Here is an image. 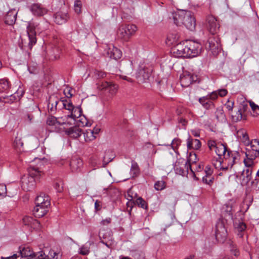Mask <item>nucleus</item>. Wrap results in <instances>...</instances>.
I'll return each instance as SVG.
<instances>
[{"label":"nucleus","mask_w":259,"mask_h":259,"mask_svg":"<svg viewBox=\"0 0 259 259\" xmlns=\"http://www.w3.org/2000/svg\"><path fill=\"white\" fill-rule=\"evenodd\" d=\"M44 29L41 28L38 22L32 21L28 22L27 26V34L29 39L28 47L30 49L36 43V33L41 32Z\"/></svg>","instance_id":"39448f33"},{"label":"nucleus","mask_w":259,"mask_h":259,"mask_svg":"<svg viewBox=\"0 0 259 259\" xmlns=\"http://www.w3.org/2000/svg\"><path fill=\"white\" fill-rule=\"evenodd\" d=\"M78 252L83 255H87L90 253V247L83 245L79 248Z\"/></svg>","instance_id":"49530a36"},{"label":"nucleus","mask_w":259,"mask_h":259,"mask_svg":"<svg viewBox=\"0 0 259 259\" xmlns=\"http://www.w3.org/2000/svg\"><path fill=\"white\" fill-rule=\"evenodd\" d=\"M7 99H9L10 101H7L6 102L10 103H13L15 101L18 100L17 97L15 95V94L10 95L9 97H8Z\"/></svg>","instance_id":"69168bd1"},{"label":"nucleus","mask_w":259,"mask_h":259,"mask_svg":"<svg viewBox=\"0 0 259 259\" xmlns=\"http://www.w3.org/2000/svg\"><path fill=\"white\" fill-rule=\"evenodd\" d=\"M131 175L133 177L137 176L140 172V169L138 163L135 161H132V165L131 168Z\"/></svg>","instance_id":"c9c22d12"},{"label":"nucleus","mask_w":259,"mask_h":259,"mask_svg":"<svg viewBox=\"0 0 259 259\" xmlns=\"http://www.w3.org/2000/svg\"><path fill=\"white\" fill-rule=\"evenodd\" d=\"M187 51L189 54V58H194L198 56L202 49L201 45L197 41L192 40H187Z\"/></svg>","instance_id":"6e6552de"},{"label":"nucleus","mask_w":259,"mask_h":259,"mask_svg":"<svg viewBox=\"0 0 259 259\" xmlns=\"http://www.w3.org/2000/svg\"><path fill=\"white\" fill-rule=\"evenodd\" d=\"M229 248L231 253L235 256L238 257L239 256L240 251L236 245L234 244L232 242H229Z\"/></svg>","instance_id":"58836bf2"},{"label":"nucleus","mask_w":259,"mask_h":259,"mask_svg":"<svg viewBox=\"0 0 259 259\" xmlns=\"http://www.w3.org/2000/svg\"><path fill=\"white\" fill-rule=\"evenodd\" d=\"M207 21L209 31L212 34L216 33L219 28V25L216 18L213 16H208Z\"/></svg>","instance_id":"6ab92c4d"},{"label":"nucleus","mask_w":259,"mask_h":259,"mask_svg":"<svg viewBox=\"0 0 259 259\" xmlns=\"http://www.w3.org/2000/svg\"><path fill=\"white\" fill-rule=\"evenodd\" d=\"M131 193H132V190H129L127 192V193L125 195V197L128 200V202L126 203V204L128 206H130V205H132V203H133L132 200L133 199V196L131 195Z\"/></svg>","instance_id":"5fc2aeb1"},{"label":"nucleus","mask_w":259,"mask_h":259,"mask_svg":"<svg viewBox=\"0 0 259 259\" xmlns=\"http://www.w3.org/2000/svg\"><path fill=\"white\" fill-rule=\"evenodd\" d=\"M232 120L234 121L237 122L243 119L242 111L239 109L237 112L232 114Z\"/></svg>","instance_id":"ea45409f"},{"label":"nucleus","mask_w":259,"mask_h":259,"mask_svg":"<svg viewBox=\"0 0 259 259\" xmlns=\"http://www.w3.org/2000/svg\"><path fill=\"white\" fill-rule=\"evenodd\" d=\"M206 96L208 98V99L210 100V101L212 102L213 101L215 100L218 97V91H215L212 92L211 93L207 94Z\"/></svg>","instance_id":"3c124183"},{"label":"nucleus","mask_w":259,"mask_h":259,"mask_svg":"<svg viewBox=\"0 0 259 259\" xmlns=\"http://www.w3.org/2000/svg\"><path fill=\"white\" fill-rule=\"evenodd\" d=\"M187 145L188 149L197 150L201 147V144L199 140L189 138L187 139Z\"/></svg>","instance_id":"c85d7f7f"},{"label":"nucleus","mask_w":259,"mask_h":259,"mask_svg":"<svg viewBox=\"0 0 259 259\" xmlns=\"http://www.w3.org/2000/svg\"><path fill=\"white\" fill-rule=\"evenodd\" d=\"M179 39V35L175 33H171L168 34L166 43L167 45H173L177 42Z\"/></svg>","instance_id":"2f4dec72"},{"label":"nucleus","mask_w":259,"mask_h":259,"mask_svg":"<svg viewBox=\"0 0 259 259\" xmlns=\"http://www.w3.org/2000/svg\"><path fill=\"white\" fill-rule=\"evenodd\" d=\"M175 170L177 174L182 175L184 173V170L182 167H178V165L176 164L174 167Z\"/></svg>","instance_id":"774afa93"},{"label":"nucleus","mask_w":259,"mask_h":259,"mask_svg":"<svg viewBox=\"0 0 259 259\" xmlns=\"http://www.w3.org/2000/svg\"><path fill=\"white\" fill-rule=\"evenodd\" d=\"M217 91L218 95L222 97L225 96L228 93L227 90L224 89L218 90Z\"/></svg>","instance_id":"338daca9"},{"label":"nucleus","mask_w":259,"mask_h":259,"mask_svg":"<svg viewBox=\"0 0 259 259\" xmlns=\"http://www.w3.org/2000/svg\"><path fill=\"white\" fill-rule=\"evenodd\" d=\"M23 142L22 141V137L21 133L17 132L15 135L14 138L12 141V146L17 151L21 152L23 151Z\"/></svg>","instance_id":"aec40b11"},{"label":"nucleus","mask_w":259,"mask_h":259,"mask_svg":"<svg viewBox=\"0 0 259 259\" xmlns=\"http://www.w3.org/2000/svg\"><path fill=\"white\" fill-rule=\"evenodd\" d=\"M237 101L240 105L239 109H240L241 111H245L248 108V102L244 98V97L241 96L240 98H238Z\"/></svg>","instance_id":"4c0bfd02"},{"label":"nucleus","mask_w":259,"mask_h":259,"mask_svg":"<svg viewBox=\"0 0 259 259\" xmlns=\"http://www.w3.org/2000/svg\"><path fill=\"white\" fill-rule=\"evenodd\" d=\"M204 171L205 173V175L212 176L213 170L210 166L207 165L205 168Z\"/></svg>","instance_id":"0e129e2a"},{"label":"nucleus","mask_w":259,"mask_h":259,"mask_svg":"<svg viewBox=\"0 0 259 259\" xmlns=\"http://www.w3.org/2000/svg\"><path fill=\"white\" fill-rule=\"evenodd\" d=\"M197 160V158L196 153L190 152L187 161L185 163V167L187 168V170H188L189 168L191 171L194 173L192 169L194 168V165H196Z\"/></svg>","instance_id":"4be33fe9"},{"label":"nucleus","mask_w":259,"mask_h":259,"mask_svg":"<svg viewBox=\"0 0 259 259\" xmlns=\"http://www.w3.org/2000/svg\"><path fill=\"white\" fill-rule=\"evenodd\" d=\"M136 204L141 208H146L147 205L145 200H144L141 197H139L136 200Z\"/></svg>","instance_id":"864d4df0"},{"label":"nucleus","mask_w":259,"mask_h":259,"mask_svg":"<svg viewBox=\"0 0 259 259\" xmlns=\"http://www.w3.org/2000/svg\"><path fill=\"white\" fill-rule=\"evenodd\" d=\"M100 90H106L112 95H114L117 90V85L107 81H100L97 83Z\"/></svg>","instance_id":"2eb2a0df"},{"label":"nucleus","mask_w":259,"mask_h":259,"mask_svg":"<svg viewBox=\"0 0 259 259\" xmlns=\"http://www.w3.org/2000/svg\"><path fill=\"white\" fill-rule=\"evenodd\" d=\"M82 161L80 159H72L70 163V166L72 171H77L82 165Z\"/></svg>","instance_id":"7c9ffc66"},{"label":"nucleus","mask_w":259,"mask_h":259,"mask_svg":"<svg viewBox=\"0 0 259 259\" xmlns=\"http://www.w3.org/2000/svg\"><path fill=\"white\" fill-rule=\"evenodd\" d=\"M249 105L253 111V116H257V112H259V106L252 101H249Z\"/></svg>","instance_id":"09e8293b"},{"label":"nucleus","mask_w":259,"mask_h":259,"mask_svg":"<svg viewBox=\"0 0 259 259\" xmlns=\"http://www.w3.org/2000/svg\"><path fill=\"white\" fill-rule=\"evenodd\" d=\"M10 89V84L8 80L0 79V93H7Z\"/></svg>","instance_id":"f704fd0d"},{"label":"nucleus","mask_w":259,"mask_h":259,"mask_svg":"<svg viewBox=\"0 0 259 259\" xmlns=\"http://www.w3.org/2000/svg\"><path fill=\"white\" fill-rule=\"evenodd\" d=\"M82 114V111L80 107H74L73 109L71 110L70 112V114H69L70 117L72 119L76 120L78 117H80V115Z\"/></svg>","instance_id":"72a5a7b5"},{"label":"nucleus","mask_w":259,"mask_h":259,"mask_svg":"<svg viewBox=\"0 0 259 259\" xmlns=\"http://www.w3.org/2000/svg\"><path fill=\"white\" fill-rule=\"evenodd\" d=\"M246 159H244L245 165L252 166L253 160L259 155V140H252L246 147Z\"/></svg>","instance_id":"20e7f679"},{"label":"nucleus","mask_w":259,"mask_h":259,"mask_svg":"<svg viewBox=\"0 0 259 259\" xmlns=\"http://www.w3.org/2000/svg\"><path fill=\"white\" fill-rule=\"evenodd\" d=\"M23 223L25 226L28 227V230L30 231H32V230H39L40 229V223L31 217H24Z\"/></svg>","instance_id":"4468645a"},{"label":"nucleus","mask_w":259,"mask_h":259,"mask_svg":"<svg viewBox=\"0 0 259 259\" xmlns=\"http://www.w3.org/2000/svg\"><path fill=\"white\" fill-rule=\"evenodd\" d=\"M152 69L145 66H140L137 74L136 78L139 83L146 82L151 76Z\"/></svg>","instance_id":"0eeeda50"},{"label":"nucleus","mask_w":259,"mask_h":259,"mask_svg":"<svg viewBox=\"0 0 259 259\" xmlns=\"http://www.w3.org/2000/svg\"><path fill=\"white\" fill-rule=\"evenodd\" d=\"M14 94L17 97L18 100H20V99L23 96L24 91L22 88H19Z\"/></svg>","instance_id":"6e6d98bb"},{"label":"nucleus","mask_w":259,"mask_h":259,"mask_svg":"<svg viewBox=\"0 0 259 259\" xmlns=\"http://www.w3.org/2000/svg\"><path fill=\"white\" fill-rule=\"evenodd\" d=\"M84 139L85 142H90L95 140L96 138L95 135H93V133L91 130H86L85 132H82Z\"/></svg>","instance_id":"e433bc0d"},{"label":"nucleus","mask_w":259,"mask_h":259,"mask_svg":"<svg viewBox=\"0 0 259 259\" xmlns=\"http://www.w3.org/2000/svg\"><path fill=\"white\" fill-rule=\"evenodd\" d=\"M18 9L17 8L11 9L7 13L5 18V23L9 25H13L15 23Z\"/></svg>","instance_id":"a211bd4d"},{"label":"nucleus","mask_w":259,"mask_h":259,"mask_svg":"<svg viewBox=\"0 0 259 259\" xmlns=\"http://www.w3.org/2000/svg\"><path fill=\"white\" fill-rule=\"evenodd\" d=\"M69 19V16L67 12H58L54 15L55 22L59 25L66 23Z\"/></svg>","instance_id":"412c9836"},{"label":"nucleus","mask_w":259,"mask_h":259,"mask_svg":"<svg viewBox=\"0 0 259 259\" xmlns=\"http://www.w3.org/2000/svg\"><path fill=\"white\" fill-rule=\"evenodd\" d=\"M66 133L71 138L76 139L80 137L82 133L81 130L77 126H73L66 131Z\"/></svg>","instance_id":"a878e982"},{"label":"nucleus","mask_w":259,"mask_h":259,"mask_svg":"<svg viewBox=\"0 0 259 259\" xmlns=\"http://www.w3.org/2000/svg\"><path fill=\"white\" fill-rule=\"evenodd\" d=\"M174 23L177 26L183 24L189 30L195 29L196 21L193 13L189 11L180 10L172 14Z\"/></svg>","instance_id":"f03ea898"},{"label":"nucleus","mask_w":259,"mask_h":259,"mask_svg":"<svg viewBox=\"0 0 259 259\" xmlns=\"http://www.w3.org/2000/svg\"><path fill=\"white\" fill-rule=\"evenodd\" d=\"M207 145L211 151H214L220 159L213 161L214 167L218 169L227 170L232 168L238 162V153L228 151L223 144L214 140H209Z\"/></svg>","instance_id":"f257e3e1"},{"label":"nucleus","mask_w":259,"mask_h":259,"mask_svg":"<svg viewBox=\"0 0 259 259\" xmlns=\"http://www.w3.org/2000/svg\"><path fill=\"white\" fill-rule=\"evenodd\" d=\"M245 166L246 167L243 169L240 176V179L241 181L240 183L242 186L247 184L252 178L251 166L247 165H245Z\"/></svg>","instance_id":"dca6fc26"},{"label":"nucleus","mask_w":259,"mask_h":259,"mask_svg":"<svg viewBox=\"0 0 259 259\" xmlns=\"http://www.w3.org/2000/svg\"><path fill=\"white\" fill-rule=\"evenodd\" d=\"M137 26L134 24H122L118 30L119 36L124 40H127L137 31Z\"/></svg>","instance_id":"423d86ee"},{"label":"nucleus","mask_w":259,"mask_h":259,"mask_svg":"<svg viewBox=\"0 0 259 259\" xmlns=\"http://www.w3.org/2000/svg\"><path fill=\"white\" fill-rule=\"evenodd\" d=\"M215 236L218 242L223 243L227 236V230L222 222H218L215 226Z\"/></svg>","instance_id":"9d476101"},{"label":"nucleus","mask_w":259,"mask_h":259,"mask_svg":"<svg viewBox=\"0 0 259 259\" xmlns=\"http://www.w3.org/2000/svg\"><path fill=\"white\" fill-rule=\"evenodd\" d=\"M246 146V147L249 144L250 141L249 140L248 135L246 134L242 138L240 139Z\"/></svg>","instance_id":"052dcab7"},{"label":"nucleus","mask_w":259,"mask_h":259,"mask_svg":"<svg viewBox=\"0 0 259 259\" xmlns=\"http://www.w3.org/2000/svg\"><path fill=\"white\" fill-rule=\"evenodd\" d=\"M187 42H184L177 44L172 49L174 55L176 57L189 58V54L187 50Z\"/></svg>","instance_id":"1a4fd4ad"},{"label":"nucleus","mask_w":259,"mask_h":259,"mask_svg":"<svg viewBox=\"0 0 259 259\" xmlns=\"http://www.w3.org/2000/svg\"><path fill=\"white\" fill-rule=\"evenodd\" d=\"M7 194V187L5 185H0V195L5 196Z\"/></svg>","instance_id":"680f3d73"},{"label":"nucleus","mask_w":259,"mask_h":259,"mask_svg":"<svg viewBox=\"0 0 259 259\" xmlns=\"http://www.w3.org/2000/svg\"><path fill=\"white\" fill-rule=\"evenodd\" d=\"M47 123L48 126H52L51 129L48 128V130L53 132H59V130L57 127L58 126V118L54 116H50L47 119Z\"/></svg>","instance_id":"393cba45"},{"label":"nucleus","mask_w":259,"mask_h":259,"mask_svg":"<svg viewBox=\"0 0 259 259\" xmlns=\"http://www.w3.org/2000/svg\"><path fill=\"white\" fill-rule=\"evenodd\" d=\"M165 186V183L163 181H158L154 185V188L157 191H161L164 189Z\"/></svg>","instance_id":"c03bdc74"},{"label":"nucleus","mask_w":259,"mask_h":259,"mask_svg":"<svg viewBox=\"0 0 259 259\" xmlns=\"http://www.w3.org/2000/svg\"><path fill=\"white\" fill-rule=\"evenodd\" d=\"M63 92L65 96L68 98H71L73 95L72 89L68 85L65 87Z\"/></svg>","instance_id":"8fccbe9b"},{"label":"nucleus","mask_w":259,"mask_h":259,"mask_svg":"<svg viewBox=\"0 0 259 259\" xmlns=\"http://www.w3.org/2000/svg\"><path fill=\"white\" fill-rule=\"evenodd\" d=\"M246 134H247V133L245 130L240 129L237 131V132L236 133V136H237V138L240 139Z\"/></svg>","instance_id":"4d7b16f0"},{"label":"nucleus","mask_w":259,"mask_h":259,"mask_svg":"<svg viewBox=\"0 0 259 259\" xmlns=\"http://www.w3.org/2000/svg\"><path fill=\"white\" fill-rule=\"evenodd\" d=\"M199 102L206 109H210L214 106L213 102L208 99L206 96L200 98L199 99Z\"/></svg>","instance_id":"c756f323"},{"label":"nucleus","mask_w":259,"mask_h":259,"mask_svg":"<svg viewBox=\"0 0 259 259\" xmlns=\"http://www.w3.org/2000/svg\"><path fill=\"white\" fill-rule=\"evenodd\" d=\"M95 74L98 78H104L106 76V73L105 72L96 70L95 71Z\"/></svg>","instance_id":"bf43d9fd"},{"label":"nucleus","mask_w":259,"mask_h":259,"mask_svg":"<svg viewBox=\"0 0 259 259\" xmlns=\"http://www.w3.org/2000/svg\"><path fill=\"white\" fill-rule=\"evenodd\" d=\"M181 141L179 139H174L170 144V146L174 151H176L178 146L180 145Z\"/></svg>","instance_id":"603ef678"},{"label":"nucleus","mask_w":259,"mask_h":259,"mask_svg":"<svg viewBox=\"0 0 259 259\" xmlns=\"http://www.w3.org/2000/svg\"><path fill=\"white\" fill-rule=\"evenodd\" d=\"M39 168V167H35L33 165L29 167L28 175L24 176L21 179L22 187L24 190L30 191L34 188L36 180L42 173Z\"/></svg>","instance_id":"7ed1b4c3"},{"label":"nucleus","mask_w":259,"mask_h":259,"mask_svg":"<svg viewBox=\"0 0 259 259\" xmlns=\"http://www.w3.org/2000/svg\"><path fill=\"white\" fill-rule=\"evenodd\" d=\"M82 8V3L79 0H76L74 4V10L76 14H79L81 12Z\"/></svg>","instance_id":"79ce46f5"},{"label":"nucleus","mask_w":259,"mask_h":259,"mask_svg":"<svg viewBox=\"0 0 259 259\" xmlns=\"http://www.w3.org/2000/svg\"><path fill=\"white\" fill-rule=\"evenodd\" d=\"M66 118H70V116L69 115H67V116H65L64 117H59L58 118V125H63L64 123H65V119H66Z\"/></svg>","instance_id":"e2e57ef3"},{"label":"nucleus","mask_w":259,"mask_h":259,"mask_svg":"<svg viewBox=\"0 0 259 259\" xmlns=\"http://www.w3.org/2000/svg\"><path fill=\"white\" fill-rule=\"evenodd\" d=\"M75 121L79 122V123L78 124L79 126H88V122L86 118V117L84 115H80V117H78V119H77L76 120H75Z\"/></svg>","instance_id":"37998d69"},{"label":"nucleus","mask_w":259,"mask_h":259,"mask_svg":"<svg viewBox=\"0 0 259 259\" xmlns=\"http://www.w3.org/2000/svg\"><path fill=\"white\" fill-rule=\"evenodd\" d=\"M104 53L107 57L115 60L119 59L122 56L121 51L112 44L106 45L104 48Z\"/></svg>","instance_id":"9b49d317"},{"label":"nucleus","mask_w":259,"mask_h":259,"mask_svg":"<svg viewBox=\"0 0 259 259\" xmlns=\"http://www.w3.org/2000/svg\"><path fill=\"white\" fill-rule=\"evenodd\" d=\"M49 206L37 205L34 207L33 213L35 217L40 218L44 216L48 211Z\"/></svg>","instance_id":"b1692460"},{"label":"nucleus","mask_w":259,"mask_h":259,"mask_svg":"<svg viewBox=\"0 0 259 259\" xmlns=\"http://www.w3.org/2000/svg\"><path fill=\"white\" fill-rule=\"evenodd\" d=\"M206 47H208L214 55L218 54L221 50L220 39L215 36L210 37L208 40Z\"/></svg>","instance_id":"ddd939ff"},{"label":"nucleus","mask_w":259,"mask_h":259,"mask_svg":"<svg viewBox=\"0 0 259 259\" xmlns=\"http://www.w3.org/2000/svg\"><path fill=\"white\" fill-rule=\"evenodd\" d=\"M20 251L22 257H29V259H31L34 252L31 250L29 247H24L20 248Z\"/></svg>","instance_id":"473e14b6"},{"label":"nucleus","mask_w":259,"mask_h":259,"mask_svg":"<svg viewBox=\"0 0 259 259\" xmlns=\"http://www.w3.org/2000/svg\"><path fill=\"white\" fill-rule=\"evenodd\" d=\"M46 257L45 253L42 251H40L34 253L31 259H45Z\"/></svg>","instance_id":"de8ad7c7"},{"label":"nucleus","mask_w":259,"mask_h":259,"mask_svg":"<svg viewBox=\"0 0 259 259\" xmlns=\"http://www.w3.org/2000/svg\"><path fill=\"white\" fill-rule=\"evenodd\" d=\"M54 188L57 192H61L63 191L62 183L61 182L56 183Z\"/></svg>","instance_id":"13d9d810"},{"label":"nucleus","mask_w":259,"mask_h":259,"mask_svg":"<svg viewBox=\"0 0 259 259\" xmlns=\"http://www.w3.org/2000/svg\"><path fill=\"white\" fill-rule=\"evenodd\" d=\"M59 104H61L63 108L69 112H71L74 107L70 100L64 99L59 101H55V108H56L57 105Z\"/></svg>","instance_id":"cd10ccee"},{"label":"nucleus","mask_w":259,"mask_h":259,"mask_svg":"<svg viewBox=\"0 0 259 259\" xmlns=\"http://www.w3.org/2000/svg\"><path fill=\"white\" fill-rule=\"evenodd\" d=\"M35 205L49 206L50 205L49 197L44 193H41L35 199Z\"/></svg>","instance_id":"5701e85b"},{"label":"nucleus","mask_w":259,"mask_h":259,"mask_svg":"<svg viewBox=\"0 0 259 259\" xmlns=\"http://www.w3.org/2000/svg\"><path fill=\"white\" fill-rule=\"evenodd\" d=\"M214 181V177L212 176L205 175L202 178V181L204 183L211 185Z\"/></svg>","instance_id":"a18cd8bd"},{"label":"nucleus","mask_w":259,"mask_h":259,"mask_svg":"<svg viewBox=\"0 0 259 259\" xmlns=\"http://www.w3.org/2000/svg\"><path fill=\"white\" fill-rule=\"evenodd\" d=\"M29 10L36 16H42L48 12V10L40 4H33L29 7Z\"/></svg>","instance_id":"f3484780"},{"label":"nucleus","mask_w":259,"mask_h":259,"mask_svg":"<svg viewBox=\"0 0 259 259\" xmlns=\"http://www.w3.org/2000/svg\"><path fill=\"white\" fill-rule=\"evenodd\" d=\"M234 227L236 231L238 232V235L240 237H242L243 234L242 233L246 230V224L241 221H234Z\"/></svg>","instance_id":"bb28decb"},{"label":"nucleus","mask_w":259,"mask_h":259,"mask_svg":"<svg viewBox=\"0 0 259 259\" xmlns=\"http://www.w3.org/2000/svg\"><path fill=\"white\" fill-rule=\"evenodd\" d=\"M197 79V76L189 72L185 71L180 76V82L182 87L186 88Z\"/></svg>","instance_id":"f8f14e48"},{"label":"nucleus","mask_w":259,"mask_h":259,"mask_svg":"<svg viewBox=\"0 0 259 259\" xmlns=\"http://www.w3.org/2000/svg\"><path fill=\"white\" fill-rule=\"evenodd\" d=\"M215 117L218 121H223L225 120V115L222 108H218L215 112Z\"/></svg>","instance_id":"a19ab883"}]
</instances>
